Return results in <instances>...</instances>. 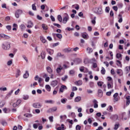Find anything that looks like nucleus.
I'll use <instances>...</instances> for the list:
<instances>
[{
    "label": "nucleus",
    "mask_w": 130,
    "mask_h": 130,
    "mask_svg": "<svg viewBox=\"0 0 130 130\" xmlns=\"http://www.w3.org/2000/svg\"><path fill=\"white\" fill-rule=\"evenodd\" d=\"M2 48L4 50H9L11 48V43L10 42H5L2 44Z\"/></svg>",
    "instance_id": "f257e3e1"
},
{
    "label": "nucleus",
    "mask_w": 130,
    "mask_h": 130,
    "mask_svg": "<svg viewBox=\"0 0 130 130\" xmlns=\"http://www.w3.org/2000/svg\"><path fill=\"white\" fill-rule=\"evenodd\" d=\"M94 13L96 14V15H102V14H103V10L101 7L95 8Z\"/></svg>",
    "instance_id": "f03ea898"
},
{
    "label": "nucleus",
    "mask_w": 130,
    "mask_h": 130,
    "mask_svg": "<svg viewBox=\"0 0 130 130\" xmlns=\"http://www.w3.org/2000/svg\"><path fill=\"white\" fill-rule=\"evenodd\" d=\"M64 16L63 18L62 23L63 24H67V22L70 19V17L69 16V14H68V13H64Z\"/></svg>",
    "instance_id": "7ed1b4c3"
},
{
    "label": "nucleus",
    "mask_w": 130,
    "mask_h": 130,
    "mask_svg": "<svg viewBox=\"0 0 130 130\" xmlns=\"http://www.w3.org/2000/svg\"><path fill=\"white\" fill-rule=\"evenodd\" d=\"M32 107H34V108L39 109L41 107H42V105H41L40 103H35L32 104Z\"/></svg>",
    "instance_id": "20e7f679"
},
{
    "label": "nucleus",
    "mask_w": 130,
    "mask_h": 130,
    "mask_svg": "<svg viewBox=\"0 0 130 130\" xmlns=\"http://www.w3.org/2000/svg\"><path fill=\"white\" fill-rule=\"evenodd\" d=\"M22 13H23V11H22V10L21 9H18L15 12L16 18H17V19L19 18L20 15H22Z\"/></svg>",
    "instance_id": "39448f33"
},
{
    "label": "nucleus",
    "mask_w": 130,
    "mask_h": 130,
    "mask_svg": "<svg viewBox=\"0 0 130 130\" xmlns=\"http://www.w3.org/2000/svg\"><path fill=\"white\" fill-rule=\"evenodd\" d=\"M62 70H63V68H62V67H61V65L58 64V67L56 69V73L57 74H60V73L61 72V71H62Z\"/></svg>",
    "instance_id": "423d86ee"
},
{
    "label": "nucleus",
    "mask_w": 130,
    "mask_h": 130,
    "mask_svg": "<svg viewBox=\"0 0 130 130\" xmlns=\"http://www.w3.org/2000/svg\"><path fill=\"white\" fill-rule=\"evenodd\" d=\"M57 110V107H55L49 109L47 111V113H51V112H55Z\"/></svg>",
    "instance_id": "0eeeda50"
},
{
    "label": "nucleus",
    "mask_w": 130,
    "mask_h": 130,
    "mask_svg": "<svg viewBox=\"0 0 130 130\" xmlns=\"http://www.w3.org/2000/svg\"><path fill=\"white\" fill-rule=\"evenodd\" d=\"M64 90H68V87L66 85H61L59 89L60 93H63Z\"/></svg>",
    "instance_id": "6e6552de"
},
{
    "label": "nucleus",
    "mask_w": 130,
    "mask_h": 130,
    "mask_svg": "<svg viewBox=\"0 0 130 130\" xmlns=\"http://www.w3.org/2000/svg\"><path fill=\"white\" fill-rule=\"evenodd\" d=\"M116 57L118 59H119V60H122V54L117 53L116 55Z\"/></svg>",
    "instance_id": "1a4fd4ad"
},
{
    "label": "nucleus",
    "mask_w": 130,
    "mask_h": 130,
    "mask_svg": "<svg viewBox=\"0 0 130 130\" xmlns=\"http://www.w3.org/2000/svg\"><path fill=\"white\" fill-rule=\"evenodd\" d=\"M118 96V93L116 92L114 95V102H116L118 101V98H117V96Z\"/></svg>",
    "instance_id": "9d476101"
},
{
    "label": "nucleus",
    "mask_w": 130,
    "mask_h": 130,
    "mask_svg": "<svg viewBox=\"0 0 130 130\" xmlns=\"http://www.w3.org/2000/svg\"><path fill=\"white\" fill-rule=\"evenodd\" d=\"M126 106H128V105H129L130 104V95H128L126 97Z\"/></svg>",
    "instance_id": "9b49d317"
},
{
    "label": "nucleus",
    "mask_w": 130,
    "mask_h": 130,
    "mask_svg": "<svg viewBox=\"0 0 130 130\" xmlns=\"http://www.w3.org/2000/svg\"><path fill=\"white\" fill-rule=\"evenodd\" d=\"M98 94L99 95V97L101 98L103 96V91L101 89H99L98 90Z\"/></svg>",
    "instance_id": "f8f14e48"
},
{
    "label": "nucleus",
    "mask_w": 130,
    "mask_h": 130,
    "mask_svg": "<svg viewBox=\"0 0 130 130\" xmlns=\"http://www.w3.org/2000/svg\"><path fill=\"white\" fill-rule=\"evenodd\" d=\"M13 92H14V90H11L6 95V99H9L10 97H11V95L12 94H13Z\"/></svg>",
    "instance_id": "ddd939ff"
},
{
    "label": "nucleus",
    "mask_w": 130,
    "mask_h": 130,
    "mask_svg": "<svg viewBox=\"0 0 130 130\" xmlns=\"http://www.w3.org/2000/svg\"><path fill=\"white\" fill-rule=\"evenodd\" d=\"M28 25H27V28H32L33 27V23L31 20L27 22Z\"/></svg>",
    "instance_id": "4468645a"
},
{
    "label": "nucleus",
    "mask_w": 130,
    "mask_h": 130,
    "mask_svg": "<svg viewBox=\"0 0 130 130\" xmlns=\"http://www.w3.org/2000/svg\"><path fill=\"white\" fill-rule=\"evenodd\" d=\"M117 75H119L120 77H121L123 75V73L122 72V70L120 69H118L117 70Z\"/></svg>",
    "instance_id": "2eb2a0df"
},
{
    "label": "nucleus",
    "mask_w": 130,
    "mask_h": 130,
    "mask_svg": "<svg viewBox=\"0 0 130 130\" xmlns=\"http://www.w3.org/2000/svg\"><path fill=\"white\" fill-rule=\"evenodd\" d=\"M75 84L76 85V86H81V85L83 84V81H82V80H79L75 82Z\"/></svg>",
    "instance_id": "dca6fc26"
},
{
    "label": "nucleus",
    "mask_w": 130,
    "mask_h": 130,
    "mask_svg": "<svg viewBox=\"0 0 130 130\" xmlns=\"http://www.w3.org/2000/svg\"><path fill=\"white\" fill-rule=\"evenodd\" d=\"M47 52L48 53H49V54H50V55H52V54H53V52H54V51H53L52 49H47Z\"/></svg>",
    "instance_id": "f3484780"
},
{
    "label": "nucleus",
    "mask_w": 130,
    "mask_h": 130,
    "mask_svg": "<svg viewBox=\"0 0 130 130\" xmlns=\"http://www.w3.org/2000/svg\"><path fill=\"white\" fill-rule=\"evenodd\" d=\"M51 85L52 87H55L57 85V81L53 80L51 82Z\"/></svg>",
    "instance_id": "a211bd4d"
},
{
    "label": "nucleus",
    "mask_w": 130,
    "mask_h": 130,
    "mask_svg": "<svg viewBox=\"0 0 130 130\" xmlns=\"http://www.w3.org/2000/svg\"><path fill=\"white\" fill-rule=\"evenodd\" d=\"M46 70L47 71V72L49 74H50L51 75V74H52V69H51V68H50V67H47L46 68Z\"/></svg>",
    "instance_id": "6ab92c4d"
},
{
    "label": "nucleus",
    "mask_w": 130,
    "mask_h": 130,
    "mask_svg": "<svg viewBox=\"0 0 130 130\" xmlns=\"http://www.w3.org/2000/svg\"><path fill=\"white\" fill-rule=\"evenodd\" d=\"M82 38L84 39H88V34L86 32H83L81 34Z\"/></svg>",
    "instance_id": "aec40b11"
},
{
    "label": "nucleus",
    "mask_w": 130,
    "mask_h": 130,
    "mask_svg": "<svg viewBox=\"0 0 130 130\" xmlns=\"http://www.w3.org/2000/svg\"><path fill=\"white\" fill-rule=\"evenodd\" d=\"M116 64L118 67H119L120 68H122V64H121V61L119 60H116Z\"/></svg>",
    "instance_id": "412c9836"
},
{
    "label": "nucleus",
    "mask_w": 130,
    "mask_h": 130,
    "mask_svg": "<svg viewBox=\"0 0 130 130\" xmlns=\"http://www.w3.org/2000/svg\"><path fill=\"white\" fill-rule=\"evenodd\" d=\"M118 22L119 23H122V15H121V14H119L118 15Z\"/></svg>",
    "instance_id": "4be33fe9"
},
{
    "label": "nucleus",
    "mask_w": 130,
    "mask_h": 130,
    "mask_svg": "<svg viewBox=\"0 0 130 130\" xmlns=\"http://www.w3.org/2000/svg\"><path fill=\"white\" fill-rule=\"evenodd\" d=\"M20 75H21V71L19 69L17 70L16 78H18V77Z\"/></svg>",
    "instance_id": "5701e85b"
},
{
    "label": "nucleus",
    "mask_w": 130,
    "mask_h": 130,
    "mask_svg": "<svg viewBox=\"0 0 130 130\" xmlns=\"http://www.w3.org/2000/svg\"><path fill=\"white\" fill-rule=\"evenodd\" d=\"M82 99L81 96H77L74 100V102H80V101Z\"/></svg>",
    "instance_id": "b1692460"
},
{
    "label": "nucleus",
    "mask_w": 130,
    "mask_h": 130,
    "mask_svg": "<svg viewBox=\"0 0 130 130\" xmlns=\"http://www.w3.org/2000/svg\"><path fill=\"white\" fill-rule=\"evenodd\" d=\"M45 88H46V89L48 92H50V91H51V87H50V86L49 85H45Z\"/></svg>",
    "instance_id": "393cba45"
},
{
    "label": "nucleus",
    "mask_w": 130,
    "mask_h": 130,
    "mask_svg": "<svg viewBox=\"0 0 130 130\" xmlns=\"http://www.w3.org/2000/svg\"><path fill=\"white\" fill-rule=\"evenodd\" d=\"M29 77V73L28 71H26L25 73L23 75V78L24 79H27Z\"/></svg>",
    "instance_id": "a878e982"
},
{
    "label": "nucleus",
    "mask_w": 130,
    "mask_h": 130,
    "mask_svg": "<svg viewBox=\"0 0 130 130\" xmlns=\"http://www.w3.org/2000/svg\"><path fill=\"white\" fill-rule=\"evenodd\" d=\"M42 27L43 28V30H47L48 29L47 25L44 23L42 24Z\"/></svg>",
    "instance_id": "bb28decb"
},
{
    "label": "nucleus",
    "mask_w": 130,
    "mask_h": 130,
    "mask_svg": "<svg viewBox=\"0 0 130 130\" xmlns=\"http://www.w3.org/2000/svg\"><path fill=\"white\" fill-rule=\"evenodd\" d=\"M45 55H46L45 52L43 51L41 53V56L42 59H44V58H45Z\"/></svg>",
    "instance_id": "cd10ccee"
},
{
    "label": "nucleus",
    "mask_w": 130,
    "mask_h": 130,
    "mask_svg": "<svg viewBox=\"0 0 130 130\" xmlns=\"http://www.w3.org/2000/svg\"><path fill=\"white\" fill-rule=\"evenodd\" d=\"M20 28L21 30H22V31H24V30H25V29H26V26H25V25L24 24H21L20 25Z\"/></svg>",
    "instance_id": "c85d7f7f"
},
{
    "label": "nucleus",
    "mask_w": 130,
    "mask_h": 130,
    "mask_svg": "<svg viewBox=\"0 0 130 130\" xmlns=\"http://www.w3.org/2000/svg\"><path fill=\"white\" fill-rule=\"evenodd\" d=\"M40 39L41 41H42L43 43H46V40L45 39V38H44V37H43V36H41Z\"/></svg>",
    "instance_id": "c756f323"
},
{
    "label": "nucleus",
    "mask_w": 130,
    "mask_h": 130,
    "mask_svg": "<svg viewBox=\"0 0 130 130\" xmlns=\"http://www.w3.org/2000/svg\"><path fill=\"white\" fill-rule=\"evenodd\" d=\"M45 102V103H48L49 104H53V103H54V101L52 100H46Z\"/></svg>",
    "instance_id": "7c9ffc66"
},
{
    "label": "nucleus",
    "mask_w": 130,
    "mask_h": 130,
    "mask_svg": "<svg viewBox=\"0 0 130 130\" xmlns=\"http://www.w3.org/2000/svg\"><path fill=\"white\" fill-rule=\"evenodd\" d=\"M57 20L60 23L62 22V17H61V15H59L57 16Z\"/></svg>",
    "instance_id": "2f4dec72"
},
{
    "label": "nucleus",
    "mask_w": 130,
    "mask_h": 130,
    "mask_svg": "<svg viewBox=\"0 0 130 130\" xmlns=\"http://www.w3.org/2000/svg\"><path fill=\"white\" fill-rule=\"evenodd\" d=\"M36 3H35L31 5L32 10L33 11H37V8H36Z\"/></svg>",
    "instance_id": "473e14b6"
},
{
    "label": "nucleus",
    "mask_w": 130,
    "mask_h": 130,
    "mask_svg": "<svg viewBox=\"0 0 130 130\" xmlns=\"http://www.w3.org/2000/svg\"><path fill=\"white\" fill-rule=\"evenodd\" d=\"M101 73L102 75H104L105 73H106V70H105V69L104 67H102Z\"/></svg>",
    "instance_id": "72a5a7b5"
},
{
    "label": "nucleus",
    "mask_w": 130,
    "mask_h": 130,
    "mask_svg": "<svg viewBox=\"0 0 130 130\" xmlns=\"http://www.w3.org/2000/svg\"><path fill=\"white\" fill-rule=\"evenodd\" d=\"M117 7L119 9H122L123 7V4L121 3H119L117 4Z\"/></svg>",
    "instance_id": "f704fd0d"
},
{
    "label": "nucleus",
    "mask_w": 130,
    "mask_h": 130,
    "mask_svg": "<svg viewBox=\"0 0 130 130\" xmlns=\"http://www.w3.org/2000/svg\"><path fill=\"white\" fill-rule=\"evenodd\" d=\"M57 56H59V57H62V58H64V57H66V56H64V54H61V53H58Z\"/></svg>",
    "instance_id": "c9c22d12"
},
{
    "label": "nucleus",
    "mask_w": 130,
    "mask_h": 130,
    "mask_svg": "<svg viewBox=\"0 0 130 130\" xmlns=\"http://www.w3.org/2000/svg\"><path fill=\"white\" fill-rule=\"evenodd\" d=\"M107 86H108V89H112L113 88V86L109 82H108Z\"/></svg>",
    "instance_id": "e433bc0d"
},
{
    "label": "nucleus",
    "mask_w": 130,
    "mask_h": 130,
    "mask_svg": "<svg viewBox=\"0 0 130 130\" xmlns=\"http://www.w3.org/2000/svg\"><path fill=\"white\" fill-rule=\"evenodd\" d=\"M98 86H99V87H102L103 85V84H104V83L102 81H99L98 82Z\"/></svg>",
    "instance_id": "4c0bfd02"
},
{
    "label": "nucleus",
    "mask_w": 130,
    "mask_h": 130,
    "mask_svg": "<svg viewBox=\"0 0 130 130\" xmlns=\"http://www.w3.org/2000/svg\"><path fill=\"white\" fill-rule=\"evenodd\" d=\"M90 61H89V62H90V63H94V62H96V59L95 58H92V59H90Z\"/></svg>",
    "instance_id": "58836bf2"
},
{
    "label": "nucleus",
    "mask_w": 130,
    "mask_h": 130,
    "mask_svg": "<svg viewBox=\"0 0 130 130\" xmlns=\"http://www.w3.org/2000/svg\"><path fill=\"white\" fill-rule=\"evenodd\" d=\"M72 50H74V51H77V50H79V47H76V48H72L71 49L69 50V51H72Z\"/></svg>",
    "instance_id": "ea45409f"
},
{
    "label": "nucleus",
    "mask_w": 130,
    "mask_h": 130,
    "mask_svg": "<svg viewBox=\"0 0 130 130\" xmlns=\"http://www.w3.org/2000/svg\"><path fill=\"white\" fill-rule=\"evenodd\" d=\"M56 37H57L59 39H61V38H62V35L60 34H56Z\"/></svg>",
    "instance_id": "a19ab883"
},
{
    "label": "nucleus",
    "mask_w": 130,
    "mask_h": 130,
    "mask_svg": "<svg viewBox=\"0 0 130 130\" xmlns=\"http://www.w3.org/2000/svg\"><path fill=\"white\" fill-rule=\"evenodd\" d=\"M23 99L24 100H28L29 99V95H24L23 97Z\"/></svg>",
    "instance_id": "79ce46f5"
},
{
    "label": "nucleus",
    "mask_w": 130,
    "mask_h": 130,
    "mask_svg": "<svg viewBox=\"0 0 130 130\" xmlns=\"http://www.w3.org/2000/svg\"><path fill=\"white\" fill-rule=\"evenodd\" d=\"M67 79H68L67 75H65L64 77L61 78V80H62V81H63V82L67 81Z\"/></svg>",
    "instance_id": "37998d69"
},
{
    "label": "nucleus",
    "mask_w": 130,
    "mask_h": 130,
    "mask_svg": "<svg viewBox=\"0 0 130 130\" xmlns=\"http://www.w3.org/2000/svg\"><path fill=\"white\" fill-rule=\"evenodd\" d=\"M53 25L56 26V27H57V28H61V25L58 23H54Z\"/></svg>",
    "instance_id": "c03bdc74"
},
{
    "label": "nucleus",
    "mask_w": 130,
    "mask_h": 130,
    "mask_svg": "<svg viewBox=\"0 0 130 130\" xmlns=\"http://www.w3.org/2000/svg\"><path fill=\"white\" fill-rule=\"evenodd\" d=\"M24 116H25V117H32V115L31 114H24Z\"/></svg>",
    "instance_id": "a18cd8bd"
},
{
    "label": "nucleus",
    "mask_w": 130,
    "mask_h": 130,
    "mask_svg": "<svg viewBox=\"0 0 130 130\" xmlns=\"http://www.w3.org/2000/svg\"><path fill=\"white\" fill-rule=\"evenodd\" d=\"M119 127V124H115L114 127V129L117 130Z\"/></svg>",
    "instance_id": "49530a36"
},
{
    "label": "nucleus",
    "mask_w": 130,
    "mask_h": 130,
    "mask_svg": "<svg viewBox=\"0 0 130 130\" xmlns=\"http://www.w3.org/2000/svg\"><path fill=\"white\" fill-rule=\"evenodd\" d=\"M1 123L3 125H7V124H8V123H7V122L5 120H3L1 122Z\"/></svg>",
    "instance_id": "de8ad7c7"
},
{
    "label": "nucleus",
    "mask_w": 130,
    "mask_h": 130,
    "mask_svg": "<svg viewBox=\"0 0 130 130\" xmlns=\"http://www.w3.org/2000/svg\"><path fill=\"white\" fill-rule=\"evenodd\" d=\"M89 61H90V59L88 58L85 59V60H84V63H90V62H89Z\"/></svg>",
    "instance_id": "09e8293b"
},
{
    "label": "nucleus",
    "mask_w": 130,
    "mask_h": 130,
    "mask_svg": "<svg viewBox=\"0 0 130 130\" xmlns=\"http://www.w3.org/2000/svg\"><path fill=\"white\" fill-rule=\"evenodd\" d=\"M87 50L88 51V53H91V52H93V49L88 47L87 48Z\"/></svg>",
    "instance_id": "8fccbe9b"
},
{
    "label": "nucleus",
    "mask_w": 130,
    "mask_h": 130,
    "mask_svg": "<svg viewBox=\"0 0 130 130\" xmlns=\"http://www.w3.org/2000/svg\"><path fill=\"white\" fill-rule=\"evenodd\" d=\"M69 9V6L66 5L60 8V10H68Z\"/></svg>",
    "instance_id": "3c124183"
},
{
    "label": "nucleus",
    "mask_w": 130,
    "mask_h": 130,
    "mask_svg": "<svg viewBox=\"0 0 130 130\" xmlns=\"http://www.w3.org/2000/svg\"><path fill=\"white\" fill-rule=\"evenodd\" d=\"M109 11H110V8L109 7H107L105 8L106 13H109Z\"/></svg>",
    "instance_id": "603ef678"
},
{
    "label": "nucleus",
    "mask_w": 130,
    "mask_h": 130,
    "mask_svg": "<svg viewBox=\"0 0 130 130\" xmlns=\"http://www.w3.org/2000/svg\"><path fill=\"white\" fill-rule=\"evenodd\" d=\"M77 62V63L79 64L81 62V59L79 58H76L74 60V62Z\"/></svg>",
    "instance_id": "864d4df0"
},
{
    "label": "nucleus",
    "mask_w": 130,
    "mask_h": 130,
    "mask_svg": "<svg viewBox=\"0 0 130 130\" xmlns=\"http://www.w3.org/2000/svg\"><path fill=\"white\" fill-rule=\"evenodd\" d=\"M61 102L63 104H66V103L67 102V100H66V99H61Z\"/></svg>",
    "instance_id": "5fc2aeb1"
},
{
    "label": "nucleus",
    "mask_w": 130,
    "mask_h": 130,
    "mask_svg": "<svg viewBox=\"0 0 130 130\" xmlns=\"http://www.w3.org/2000/svg\"><path fill=\"white\" fill-rule=\"evenodd\" d=\"M121 35V33H120V32H118L117 35L116 36H115V38H119Z\"/></svg>",
    "instance_id": "6e6d98bb"
},
{
    "label": "nucleus",
    "mask_w": 130,
    "mask_h": 130,
    "mask_svg": "<svg viewBox=\"0 0 130 130\" xmlns=\"http://www.w3.org/2000/svg\"><path fill=\"white\" fill-rule=\"evenodd\" d=\"M6 28L8 31H11V30H12V26L11 25H7L6 26Z\"/></svg>",
    "instance_id": "4d7b16f0"
},
{
    "label": "nucleus",
    "mask_w": 130,
    "mask_h": 130,
    "mask_svg": "<svg viewBox=\"0 0 130 130\" xmlns=\"http://www.w3.org/2000/svg\"><path fill=\"white\" fill-rule=\"evenodd\" d=\"M89 86L90 88H93L94 87V82H89Z\"/></svg>",
    "instance_id": "13d9d810"
},
{
    "label": "nucleus",
    "mask_w": 130,
    "mask_h": 130,
    "mask_svg": "<svg viewBox=\"0 0 130 130\" xmlns=\"http://www.w3.org/2000/svg\"><path fill=\"white\" fill-rule=\"evenodd\" d=\"M42 81H43V79L41 78H39V80H38V83L39 84H40V86H41V82H42Z\"/></svg>",
    "instance_id": "bf43d9fd"
},
{
    "label": "nucleus",
    "mask_w": 130,
    "mask_h": 130,
    "mask_svg": "<svg viewBox=\"0 0 130 130\" xmlns=\"http://www.w3.org/2000/svg\"><path fill=\"white\" fill-rule=\"evenodd\" d=\"M50 122H53V116H51L49 117Z\"/></svg>",
    "instance_id": "052dcab7"
},
{
    "label": "nucleus",
    "mask_w": 130,
    "mask_h": 130,
    "mask_svg": "<svg viewBox=\"0 0 130 130\" xmlns=\"http://www.w3.org/2000/svg\"><path fill=\"white\" fill-rule=\"evenodd\" d=\"M112 9H113V10H114V11H115V12H117V10H118L117 6H113L112 7Z\"/></svg>",
    "instance_id": "680f3d73"
},
{
    "label": "nucleus",
    "mask_w": 130,
    "mask_h": 130,
    "mask_svg": "<svg viewBox=\"0 0 130 130\" xmlns=\"http://www.w3.org/2000/svg\"><path fill=\"white\" fill-rule=\"evenodd\" d=\"M77 90H78V88H77V87L76 86H73L72 89V91H73V92H74V91H77Z\"/></svg>",
    "instance_id": "e2e57ef3"
},
{
    "label": "nucleus",
    "mask_w": 130,
    "mask_h": 130,
    "mask_svg": "<svg viewBox=\"0 0 130 130\" xmlns=\"http://www.w3.org/2000/svg\"><path fill=\"white\" fill-rule=\"evenodd\" d=\"M76 130H81V126L80 125H77L76 126Z\"/></svg>",
    "instance_id": "0e129e2a"
},
{
    "label": "nucleus",
    "mask_w": 130,
    "mask_h": 130,
    "mask_svg": "<svg viewBox=\"0 0 130 130\" xmlns=\"http://www.w3.org/2000/svg\"><path fill=\"white\" fill-rule=\"evenodd\" d=\"M92 67L94 69H96V68H97V63L94 62V63H92Z\"/></svg>",
    "instance_id": "69168bd1"
},
{
    "label": "nucleus",
    "mask_w": 130,
    "mask_h": 130,
    "mask_svg": "<svg viewBox=\"0 0 130 130\" xmlns=\"http://www.w3.org/2000/svg\"><path fill=\"white\" fill-rule=\"evenodd\" d=\"M3 106H5V103L1 102L0 103V108H3Z\"/></svg>",
    "instance_id": "338daca9"
},
{
    "label": "nucleus",
    "mask_w": 130,
    "mask_h": 130,
    "mask_svg": "<svg viewBox=\"0 0 130 130\" xmlns=\"http://www.w3.org/2000/svg\"><path fill=\"white\" fill-rule=\"evenodd\" d=\"M3 111H4V112L5 113H8V109L7 108H5L3 109Z\"/></svg>",
    "instance_id": "774afa93"
}]
</instances>
